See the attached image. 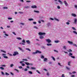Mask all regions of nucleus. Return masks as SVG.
I'll return each mask as SVG.
<instances>
[{
  "mask_svg": "<svg viewBox=\"0 0 77 77\" xmlns=\"http://www.w3.org/2000/svg\"><path fill=\"white\" fill-rule=\"evenodd\" d=\"M22 42H22H20L19 43V44H21V45H25V43L26 42V41H25V40L24 39H23L22 41Z\"/></svg>",
  "mask_w": 77,
  "mask_h": 77,
  "instance_id": "f257e3e1",
  "label": "nucleus"
},
{
  "mask_svg": "<svg viewBox=\"0 0 77 77\" xmlns=\"http://www.w3.org/2000/svg\"><path fill=\"white\" fill-rule=\"evenodd\" d=\"M38 34L39 35L42 36V35H45L46 34V33H45V32H40L38 33Z\"/></svg>",
  "mask_w": 77,
  "mask_h": 77,
  "instance_id": "f03ea898",
  "label": "nucleus"
},
{
  "mask_svg": "<svg viewBox=\"0 0 77 77\" xmlns=\"http://www.w3.org/2000/svg\"><path fill=\"white\" fill-rule=\"evenodd\" d=\"M45 40L48 43H51V40L50 39H46Z\"/></svg>",
  "mask_w": 77,
  "mask_h": 77,
  "instance_id": "7ed1b4c3",
  "label": "nucleus"
},
{
  "mask_svg": "<svg viewBox=\"0 0 77 77\" xmlns=\"http://www.w3.org/2000/svg\"><path fill=\"white\" fill-rule=\"evenodd\" d=\"M17 54H18V52L17 51H14V54H13V56H17Z\"/></svg>",
  "mask_w": 77,
  "mask_h": 77,
  "instance_id": "20e7f679",
  "label": "nucleus"
},
{
  "mask_svg": "<svg viewBox=\"0 0 77 77\" xmlns=\"http://www.w3.org/2000/svg\"><path fill=\"white\" fill-rule=\"evenodd\" d=\"M31 8L32 9H36L37 8V6H36L35 5H33L32 6Z\"/></svg>",
  "mask_w": 77,
  "mask_h": 77,
  "instance_id": "39448f33",
  "label": "nucleus"
},
{
  "mask_svg": "<svg viewBox=\"0 0 77 77\" xmlns=\"http://www.w3.org/2000/svg\"><path fill=\"white\" fill-rule=\"evenodd\" d=\"M64 3L66 6H68V3H67V2H66V1H64Z\"/></svg>",
  "mask_w": 77,
  "mask_h": 77,
  "instance_id": "423d86ee",
  "label": "nucleus"
},
{
  "mask_svg": "<svg viewBox=\"0 0 77 77\" xmlns=\"http://www.w3.org/2000/svg\"><path fill=\"white\" fill-rule=\"evenodd\" d=\"M47 60H48V59L47 58H45L43 60L44 62H47Z\"/></svg>",
  "mask_w": 77,
  "mask_h": 77,
  "instance_id": "0eeeda50",
  "label": "nucleus"
},
{
  "mask_svg": "<svg viewBox=\"0 0 77 77\" xmlns=\"http://www.w3.org/2000/svg\"><path fill=\"white\" fill-rule=\"evenodd\" d=\"M68 42L69 44H73V42L70 41H68Z\"/></svg>",
  "mask_w": 77,
  "mask_h": 77,
  "instance_id": "6e6552de",
  "label": "nucleus"
},
{
  "mask_svg": "<svg viewBox=\"0 0 77 77\" xmlns=\"http://www.w3.org/2000/svg\"><path fill=\"white\" fill-rule=\"evenodd\" d=\"M18 48L21 51H22V52H23L24 51V50H23V49L21 48L20 47H18Z\"/></svg>",
  "mask_w": 77,
  "mask_h": 77,
  "instance_id": "1a4fd4ad",
  "label": "nucleus"
},
{
  "mask_svg": "<svg viewBox=\"0 0 77 77\" xmlns=\"http://www.w3.org/2000/svg\"><path fill=\"white\" fill-rule=\"evenodd\" d=\"M26 42L28 44H30V42L29 40H26Z\"/></svg>",
  "mask_w": 77,
  "mask_h": 77,
  "instance_id": "9d476101",
  "label": "nucleus"
},
{
  "mask_svg": "<svg viewBox=\"0 0 77 77\" xmlns=\"http://www.w3.org/2000/svg\"><path fill=\"white\" fill-rule=\"evenodd\" d=\"M39 38L41 39H44V37L42 36H41L39 37Z\"/></svg>",
  "mask_w": 77,
  "mask_h": 77,
  "instance_id": "9b49d317",
  "label": "nucleus"
},
{
  "mask_svg": "<svg viewBox=\"0 0 77 77\" xmlns=\"http://www.w3.org/2000/svg\"><path fill=\"white\" fill-rule=\"evenodd\" d=\"M36 51L37 54V53H41V51H39L37 50Z\"/></svg>",
  "mask_w": 77,
  "mask_h": 77,
  "instance_id": "f8f14e48",
  "label": "nucleus"
},
{
  "mask_svg": "<svg viewBox=\"0 0 77 77\" xmlns=\"http://www.w3.org/2000/svg\"><path fill=\"white\" fill-rule=\"evenodd\" d=\"M74 23L75 24H76V23H77V19H74Z\"/></svg>",
  "mask_w": 77,
  "mask_h": 77,
  "instance_id": "ddd939ff",
  "label": "nucleus"
},
{
  "mask_svg": "<svg viewBox=\"0 0 77 77\" xmlns=\"http://www.w3.org/2000/svg\"><path fill=\"white\" fill-rule=\"evenodd\" d=\"M63 48L64 49V50H66V46H63Z\"/></svg>",
  "mask_w": 77,
  "mask_h": 77,
  "instance_id": "4468645a",
  "label": "nucleus"
},
{
  "mask_svg": "<svg viewBox=\"0 0 77 77\" xmlns=\"http://www.w3.org/2000/svg\"><path fill=\"white\" fill-rule=\"evenodd\" d=\"M60 42L59 40H56L54 41L55 43H58Z\"/></svg>",
  "mask_w": 77,
  "mask_h": 77,
  "instance_id": "2eb2a0df",
  "label": "nucleus"
},
{
  "mask_svg": "<svg viewBox=\"0 0 77 77\" xmlns=\"http://www.w3.org/2000/svg\"><path fill=\"white\" fill-rule=\"evenodd\" d=\"M71 15L72 16H73V17H76V14H72Z\"/></svg>",
  "mask_w": 77,
  "mask_h": 77,
  "instance_id": "dca6fc26",
  "label": "nucleus"
},
{
  "mask_svg": "<svg viewBox=\"0 0 77 77\" xmlns=\"http://www.w3.org/2000/svg\"><path fill=\"white\" fill-rule=\"evenodd\" d=\"M58 2H60V4H61V5L63 3V2L60 0H58Z\"/></svg>",
  "mask_w": 77,
  "mask_h": 77,
  "instance_id": "f3484780",
  "label": "nucleus"
},
{
  "mask_svg": "<svg viewBox=\"0 0 77 77\" xmlns=\"http://www.w3.org/2000/svg\"><path fill=\"white\" fill-rule=\"evenodd\" d=\"M47 45L48 46H51V45H52V44L51 43L47 44Z\"/></svg>",
  "mask_w": 77,
  "mask_h": 77,
  "instance_id": "a211bd4d",
  "label": "nucleus"
},
{
  "mask_svg": "<svg viewBox=\"0 0 77 77\" xmlns=\"http://www.w3.org/2000/svg\"><path fill=\"white\" fill-rule=\"evenodd\" d=\"M17 39H18V40H21V39H22V38L20 37H17Z\"/></svg>",
  "mask_w": 77,
  "mask_h": 77,
  "instance_id": "6ab92c4d",
  "label": "nucleus"
},
{
  "mask_svg": "<svg viewBox=\"0 0 77 77\" xmlns=\"http://www.w3.org/2000/svg\"><path fill=\"white\" fill-rule=\"evenodd\" d=\"M28 72L30 74H33V72L31 71H29Z\"/></svg>",
  "mask_w": 77,
  "mask_h": 77,
  "instance_id": "aec40b11",
  "label": "nucleus"
},
{
  "mask_svg": "<svg viewBox=\"0 0 77 77\" xmlns=\"http://www.w3.org/2000/svg\"><path fill=\"white\" fill-rule=\"evenodd\" d=\"M3 9H8V8L7 7H4L3 8Z\"/></svg>",
  "mask_w": 77,
  "mask_h": 77,
  "instance_id": "412c9836",
  "label": "nucleus"
},
{
  "mask_svg": "<svg viewBox=\"0 0 77 77\" xmlns=\"http://www.w3.org/2000/svg\"><path fill=\"white\" fill-rule=\"evenodd\" d=\"M0 69H1L2 70H4L5 69L3 67H0Z\"/></svg>",
  "mask_w": 77,
  "mask_h": 77,
  "instance_id": "4be33fe9",
  "label": "nucleus"
},
{
  "mask_svg": "<svg viewBox=\"0 0 77 77\" xmlns=\"http://www.w3.org/2000/svg\"><path fill=\"white\" fill-rule=\"evenodd\" d=\"M33 28L34 29H38V27L36 26H34L33 27Z\"/></svg>",
  "mask_w": 77,
  "mask_h": 77,
  "instance_id": "5701e85b",
  "label": "nucleus"
},
{
  "mask_svg": "<svg viewBox=\"0 0 77 77\" xmlns=\"http://www.w3.org/2000/svg\"><path fill=\"white\" fill-rule=\"evenodd\" d=\"M25 64H26V65L28 66V65H29V64H30V63H27V62H25Z\"/></svg>",
  "mask_w": 77,
  "mask_h": 77,
  "instance_id": "b1692460",
  "label": "nucleus"
},
{
  "mask_svg": "<svg viewBox=\"0 0 77 77\" xmlns=\"http://www.w3.org/2000/svg\"><path fill=\"white\" fill-rule=\"evenodd\" d=\"M51 58L54 60V61H55L56 60H55V59L54 58V57L53 56H51Z\"/></svg>",
  "mask_w": 77,
  "mask_h": 77,
  "instance_id": "393cba45",
  "label": "nucleus"
},
{
  "mask_svg": "<svg viewBox=\"0 0 77 77\" xmlns=\"http://www.w3.org/2000/svg\"><path fill=\"white\" fill-rule=\"evenodd\" d=\"M73 32L74 33H75V35H77V32L75 31H73Z\"/></svg>",
  "mask_w": 77,
  "mask_h": 77,
  "instance_id": "a878e982",
  "label": "nucleus"
},
{
  "mask_svg": "<svg viewBox=\"0 0 77 77\" xmlns=\"http://www.w3.org/2000/svg\"><path fill=\"white\" fill-rule=\"evenodd\" d=\"M14 71H17V72H19V70H18V69H14Z\"/></svg>",
  "mask_w": 77,
  "mask_h": 77,
  "instance_id": "bb28decb",
  "label": "nucleus"
},
{
  "mask_svg": "<svg viewBox=\"0 0 77 77\" xmlns=\"http://www.w3.org/2000/svg\"><path fill=\"white\" fill-rule=\"evenodd\" d=\"M72 53H69V56H71L72 55Z\"/></svg>",
  "mask_w": 77,
  "mask_h": 77,
  "instance_id": "cd10ccee",
  "label": "nucleus"
},
{
  "mask_svg": "<svg viewBox=\"0 0 77 77\" xmlns=\"http://www.w3.org/2000/svg\"><path fill=\"white\" fill-rule=\"evenodd\" d=\"M29 21H33V19L31 18V19H28Z\"/></svg>",
  "mask_w": 77,
  "mask_h": 77,
  "instance_id": "c85d7f7f",
  "label": "nucleus"
},
{
  "mask_svg": "<svg viewBox=\"0 0 77 77\" xmlns=\"http://www.w3.org/2000/svg\"><path fill=\"white\" fill-rule=\"evenodd\" d=\"M54 20H56V21H59V20L58 19H57L56 18H54Z\"/></svg>",
  "mask_w": 77,
  "mask_h": 77,
  "instance_id": "c756f323",
  "label": "nucleus"
},
{
  "mask_svg": "<svg viewBox=\"0 0 77 77\" xmlns=\"http://www.w3.org/2000/svg\"><path fill=\"white\" fill-rule=\"evenodd\" d=\"M1 66H2V67H6V65H1Z\"/></svg>",
  "mask_w": 77,
  "mask_h": 77,
  "instance_id": "7c9ffc66",
  "label": "nucleus"
},
{
  "mask_svg": "<svg viewBox=\"0 0 77 77\" xmlns=\"http://www.w3.org/2000/svg\"><path fill=\"white\" fill-rule=\"evenodd\" d=\"M41 59H44V56L43 55H41Z\"/></svg>",
  "mask_w": 77,
  "mask_h": 77,
  "instance_id": "2f4dec72",
  "label": "nucleus"
},
{
  "mask_svg": "<svg viewBox=\"0 0 77 77\" xmlns=\"http://www.w3.org/2000/svg\"><path fill=\"white\" fill-rule=\"evenodd\" d=\"M26 49L27 50H28V51H31V50L29 48H26Z\"/></svg>",
  "mask_w": 77,
  "mask_h": 77,
  "instance_id": "473e14b6",
  "label": "nucleus"
},
{
  "mask_svg": "<svg viewBox=\"0 0 77 77\" xmlns=\"http://www.w3.org/2000/svg\"><path fill=\"white\" fill-rule=\"evenodd\" d=\"M34 12H36V13H39V11H34Z\"/></svg>",
  "mask_w": 77,
  "mask_h": 77,
  "instance_id": "72a5a7b5",
  "label": "nucleus"
},
{
  "mask_svg": "<svg viewBox=\"0 0 77 77\" xmlns=\"http://www.w3.org/2000/svg\"><path fill=\"white\" fill-rule=\"evenodd\" d=\"M1 52H3V53H6V51H3L2 50H1Z\"/></svg>",
  "mask_w": 77,
  "mask_h": 77,
  "instance_id": "f704fd0d",
  "label": "nucleus"
},
{
  "mask_svg": "<svg viewBox=\"0 0 77 77\" xmlns=\"http://www.w3.org/2000/svg\"><path fill=\"white\" fill-rule=\"evenodd\" d=\"M72 29H73V30H76V29L74 27H72Z\"/></svg>",
  "mask_w": 77,
  "mask_h": 77,
  "instance_id": "c9c22d12",
  "label": "nucleus"
},
{
  "mask_svg": "<svg viewBox=\"0 0 77 77\" xmlns=\"http://www.w3.org/2000/svg\"><path fill=\"white\" fill-rule=\"evenodd\" d=\"M20 24H21V25H22V26H24V25L25 24L24 23H20Z\"/></svg>",
  "mask_w": 77,
  "mask_h": 77,
  "instance_id": "e433bc0d",
  "label": "nucleus"
},
{
  "mask_svg": "<svg viewBox=\"0 0 77 77\" xmlns=\"http://www.w3.org/2000/svg\"><path fill=\"white\" fill-rule=\"evenodd\" d=\"M31 68L32 69H36V68L35 67H31Z\"/></svg>",
  "mask_w": 77,
  "mask_h": 77,
  "instance_id": "4c0bfd02",
  "label": "nucleus"
},
{
  "mask_svg": "<svg viewBox=\"0 0 77 77\" xmlns=\"http://www.w3.org/2000/svg\"><path fill=\"white\" fill-rule=\"evenodd\" d=\"M3 57L5 58V59H8V57L6 56H4Z\"/></svg>",
  "mask_w": 77,
  "mask_h": 77,
  "instance_id": "58836bf2",
  "label": "nucleus"
},
{
  "mask_svg": "<svg viewBox=\"0 0 77 77\" xmlns=\"http://www.w3.org/2000/svg\"><path fill=\"white\" fill-rule=\"evenodd\" d=\"M37 54L36 51H35V52H33L32 53V54Z\"/></svg>",
  "mask_w": 77,
  "mask_h": 77,
  "instance_id": "ea45409f",
  "label": "nucleus"
},
{
  "mask_svg": "<svg viewBox=\"0 0 77 77\" xmlns=\"http://www.w3.org/2000/svg\"><path fill=\"white\" fill-rule=\"evenodd\" d=\"M71 57H72V58L73 59H75V57L74 56H71Z\"/></svg>",
  "mask_w": 77,
  "mask_h": 77,
  "instance_id": "a19ab883",
  "label": "nucleus"
},
{
  "mask_svg": "<svg viewBox=\"0 0 77 77\" xmlns=\"http://www.w3.org/2000/svg\"><path fill=\"white\" fill-rule=\"evenodd\" d=\"M68 52H72V50H71V49H69V51H68Z\"/></svg>",
  "mask_w": 77,
  "mask_h": 77,
  "instance_id": "79ce46f5",
  "label": "nucleus"
},
{
  "mask_svg": "<svg viewBox=\"0 0 77 77\" xmlns=\"http://www.w3.org/2000/svg\"><path fill=\"white\" fill-rule=\"evenodd\" d=\"M73 45L74 46H75V47H77V45H76V44H73Z\"/></svg>",
  "mask_w": 77,
  "mask_h": 77,
  "instance_id": "37998d69",
  "label": "nucleus"
},
{
  "mask_svg": "<svg viewBox=\"0 0 77 77\" xmlns=\"http://www.w3.org/2000/svg\"><path fill=\"white\" fill-rule=\"evenodd\" d=\"M1 74L3 75H4L5 74L4 73V72H1Z\"/></svg>",
  "mask_w": 77,
  "mask_h": 77,
  "instance_id": "c03bdc74",
  "label": "nucleus"
},
{
  "mask_svg": "<svg viewBox=\"0 0 77 77\" xmlns=\"http://www.w3.org/2000/svg\"><path fill=\"white\" fill-rule=\"evenodd\" d=\"M8 54H9L10 56H12V54H9V53H8Z\"/></svg>",
  "mask_w": 77,
  "mask_h": 77,
  "instance_id": "a18cd8bd",
  "label": "nucleus"
},
{
  "mask_svg": "<svg viewBox=\"0 0 77 77\" xmlns=\"http://www.w3.org/2000/svg\"><path fill=\"white\" fill-rule=\"evenodd\" d=\"M30 8V7H29L28 6H26L25 7V8Z\"/></svg>",
  "mask_w": 77,
  "mask_h": 77,
  "instance_id": "49530a36",
  "label": "nucleus"
},
{
  "mask_svg": "<svg viewBox=\"0 0 77 77\" xmlns=\"http://www.w3.org/2000/svg\"><path fill=\"white\" fill-rule=\"evenodd\" d=\"M5 74L7 75H9V73H8V72H6L5 73Z\"/></svg>",
  "mask_w": 77,
  "mask_h": 77,
  "instance_id": "de8ad7c7",
  "label": "nucleus"
},
{
  "mask_svg": "<svg viewBox=\"0 0 77 77\" xmlns=\"http://www.w3.org/2000/svg\"><path fill=\"white\" fill-rule=\"evenodd\" d=\"M71 63V62L69 61L68 62V65L69 66L70 65V64Z\"/></svg>",
  "mask_w": 77,
  "mask_h": 77,
  "instance_id": "09e8293b",
  "label": "nucleus"
},
{
  "mask_svg": "<svg viewBox=\"0 0 77 77\" xmlns=\"http://www.w3.org/2000/svg\"><path fill=\"white\" fill-rule=\"evenodd\" d=\"M12 18H11V17H8V20H12Z\"/></svg>",
  "mask_w": 77,
  "mask_h": 77,
  "instance_id": "8fccbe9b",
  "label": "nucleus"
},
{
  "mask_svg": "<svg viewBox=\"0 0 77 77\" xmlns=\"http://www.w3.org/2000/svg\"><path fill=\"white\" fill-rule=\"evenodd\" d=\"M54 52H56V53H58V51L56 50H54Z\"/></svg>",
  "mask_w": 77,
  "mask_h": 77,
  "instance_id": "3c124183",
  "label": "nucleus"
},
{
  "mask_svg": "<svg viewBox=\"0 0 77 77\" xmlns=\"http://www.w3.org/2000/svg\"><path fill=\"white\" fill-rule=\"evenodd\" d=\"M14 65L13 64H11L10 65V66L11 67H12L13 66H14Z\"/></svg>",
  "mask_w": 77,
  "mask_h": 77,
  "instance_id": "603ef678",
  "label": "nucleus"
},
{
  "mask_svg": "<svg viewBox=\"0 0 77 77\" xmlns=\"http://www.w3.org/2000/svg\"><path fill=\"white\" fill-rule=\"evenodd\" d=\"M5 36H9V35H8V34H7L6 33H5Z\"/></svg>",
  "mask_w": 77,
  "mask_h": 77,
  "instance_id": "864d4df0",
  "label": "nucleus"
},
{
  "mask_svg": "<svg viewBox=\"0 0 77 77\" xmlns=\"http://www.w3.org/2000/svg\"><path fill=\"white\" fill-rule=\"evenodd\" d=\"M49 20H54V19L52 18H50Z\"/></svg>",
  "mask_w": 77,
  "mask_h": 77,
  "instance_id": "5fc2aeb1",
  "label": "nucleus"
},
{
  "mask_svg": "<svg viewBox=\"0 0 77 77\" xmlns=\"http://www.w3.org/2000/svg\"><path fill=\"white\" fill-rule=\"evenodd\" d=\"M37 72L38 73V74H41V73H40V72L38 70H36Z\"/></svg>",
  "mask_w": 77,
  "mask_h": 77,
  "instance_id": "6e6d98bb",
  "label": "nucleus"
},
{
  "mask_svg": "<svg viewBox=\"0 0 77 77\" xmlns=\"http://www.w3.org/2000/svg\"><path fill=\"white\" fill-rule=\"evenodd\" d=\"M57 8H58V9H60V6H57Z\"/></svg>",
  "mask_w": 77,
  "mask_h": 77,
  "instance_id": "4d7b16f0",
  "label": "nucleus"
},
{
  "mask_svg": "<svg viewBox=\"0 0 77 77\" xmlns=\"http://www.w3.org/2000/svg\"><path fill=\"white\" fill-rule=\"evenodd\" d=\"M66 24H67V25H69V23L68 22H67L66 23Z\"/></svg>",
  "mask_w": 77,
  "mask_h": 77,
  "instance_id": "13d9d810",
  "label": "nucleus"
},
{
  "mask_svg": "<svg viewBox=\"0 0 77 77\" xmlns=\"http://www.w3.org/2000/svg\"><path fill=\"white\" fill-rule=\"evenodd\" d=\"M64 75H64V74H63L62 75L61 77H65V76Z\"/></svg>",
  "mask_w": 77,
  "mask_h": 77,
  "instance_id": "bf43d9fd",
  "label": "nucleus"
},
{
  "mask_svg": "<svg viewBox=\"0 0 77 77\" xmlns=\"http://www.w3.org/2000/svg\"><path fill=\"white\" fill-rule=\"evenodd\" d=\"M12 33L13 34H14L15 35H16V34L15 33V32H12Z\"/></svg>",
  "mask_w": 77,
  "mask_h": 77,
  "instance_id": "052dcab7",
  "label": "nucleus"
},
{
  "mask_svg": "<svg viewBox=\"0 0 77 77\" xmlns=\"http://www.w3.org/2000/svg\"><path fill=\"white\" fill-rule=\"evenodd\" d=\"M72 74H75L76 73V72L75 71H73L72 72Z\"/></svg>",
  "mask_w": 77,
  "mask_h": 77,
  "instance_id": "680f3d73",
  "label": "nucleus"
},
{
  "mask_svg": "<svg viewBox=\"0 0 77 77\" xmlns=\"http://www.w3.org/2000/svg\"><path fill=\"white\" fill-rule=\"evenodd\" d=\"M19 68L20 69H21V68H23V67H22V66H20L19 67Z\"/></svg>",
  "mask_w": 77,
  "mask_h": 77,
  "instance_id": "e2e57ef3",
  "label": "nucleus"
},
{
  "mask_svg": "<svg viewBox=\"0 0 77 77\" xmlns=\"http://www.w3.org/2000/svg\"><path fill=\"white\" fill-rule=\"evenodd\" d=\"M71 77H75V75H71Z\"/></svg>",
  "mask_w": 77,
  "mask_h": 77,
  "instance_id": "0e129e2a",
  "label": "nucleus"
},
{
  "mask_svg": "<svg viewBox=\"0 0 77 77\" xmlns=\"http://www.w3.org/2000/svg\"><path fill=\"white\" fill-rule=\"evenodd\" d=\"M33 24H36V22H33Z\"/></svg>",
  "mask_w": 77,
  "mask_h": 77,
  "instance_id": "69168bd1",
  "label": "nucleus"
},
{
  "mask_svg": "<svg viewBox=\"0 0 77 77\" xmlns=\"http://www.w3.org/2000/svg\"><path fill=\"white\" fill-rule=\"evenodd\" d=\"M24 71H27V69H25Z\"/></svg>",
  "mask_w": 77,
  "mask_h": 77,
  "instance_id": "338daca9",
  "label": "nucleus"
},
{
  "mask_svg": "<svg viewBox=\"0 0 77 77\" xmlns=\"http://www.w3.org/2000/svg\"><path fill=\"white\" fill-rule=\"evenodd\" d=\"M75 8H76V9H77V5H75Z\"/></svg>",
  "mask_w": 77,
  "mask_h": 77,
  "instance_id": "774afa93",
  "label": "nucleus"
}]
</instances>
